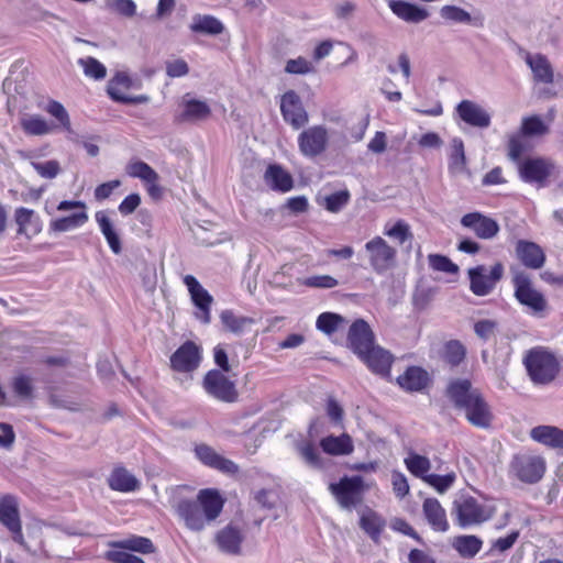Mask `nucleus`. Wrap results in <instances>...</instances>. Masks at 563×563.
Listing matches in <instances>:
<instances>
[{
	"label": "nucleus",
	"mask_w": 563,
	"mask_h": 563,
	"mask_svg": "<svg viewBox=\"0 0 563 563\" xmlns=\"http://www.w3.org/2000/svg\"><path fill=\"white\" fill-rule=\"evenodd\" d=\"M298 455L311 468L323 470L324 461L316 445L309 440L298 441L295 445Z\"/></svg>",
	"instance_id": "obj_38"
},
{
	"label": "nucleus",
	"mask_w": 563,
	"mask_h": 563,
	"mask_svg": "<svg viewBox=\"0 0 563 563\" xmlns=\"http://www.w3.org/2000/svg\"><path fill=\"white\" fill-rule=\"evenodd\" d=\"M523 136H542L549 132V125L540 115L533 114L521 120L520 131Z\"/></svg>",
	"instance_id": "obj_43"
},
{
	"label": "nucleus",
	"mask_w": 563,
	"mask_h": 563,
	"mask_svg": "<svg viewBox=\"0 0 563 563\" xmlns=\"http://www.w3.org/2000/svg\"><path fill=\"white\" fill-rule=\"evenodd\" d=\"M108 483L111 489L122 493L134 492L140 487L136 477L123 467L114 468L108 478Z\"/></svg>",
	"instance_id": "obj_35"
},
{
	"label": "nucleus",
	"mask_w": 563,
	"mask_h": 563,
	"mask_svg": "<svg viewBox=\"0 0 563 563\" xmlns=\"http://www.w3.org/2000/svg\"><path fill=\"white\" fill-rule=\"evenodd\" d=\"M446 397L453 407L463 412L465 419L479 429L490 427L494 415L489 404L478 388L466 378L452 379L446 387Z\"/></svg>",
	"instance_id": "obj_1"
},
{
	"label": "nucleus",
	"mask_w": 563,
	"mask_h": 563,
	"mask_svg": "<svg viewBox=\"0 0 563 563\" xmlns=\"http://www.w3.org/2000/svg\"><path fill=\"white\" fill-rule=\"evenodd\" d=\"M46 111L52 117L56 118L58 120V122L60 123V125L66 131H70L71 130L69 115H68L65 107L60 102L55 101V100L49 101L47 107H46Z\"/></svg>",
	"instance_id": "obj_55"
},
{
	"label": "nucleus",
	"mask_w": 563,
	"mask_h": 563,
	"mask_svg": "<svg viewBox=\"0 0 563 563\" xmlns=\"http://www.w3.org/2000/svg\"><path fill=\"white\" fill-rule=\"evenodd\" d=\"M188 71V64L184 59H174L166 64V74L172 78L183 77L187 75Z\"/></svg>",
	"instance_id": "obj_64"
},
{
	"label": "nucleus",
	"mask_w": 563,
	"mask_h": 563,
	"mask_svg": "<svg viewBox=\"0 0 563 563\" xmlns=\"http://www.w3.org/2000/svg\"><path fill=\"white\" fill-rule=\"evenodd\" d=\"M183 282L189 291L192 303L197 308V311L195 313L196 318L203 324L210 323L211 305L213 302L212 296L208 292L207 289L202 287L198 279L192 275L184 276Z\"/></svg>",
	"instance_id": "obj_12"
},
{
	"label": "nucleus",
	"mask_w": 563,
	"mask_h": 563,
	"mask_svg": "<svg viewBox=\"0 0 563 563\" xmlns=\"http://www.w3.org/2000/svg\"><path fill=\"white\" fill-rule=\"evenodd\" d=\"M456 113L467 125L478 129H487L490 125V114L478 103L472 100H462L456 106Z\"/></svg>",
	"instance_id": "obj_19"
},
{
	"label": "nucleus",
	"mask_w": 563,
	"mask_h": 563,
	"mask_svg": "<svg viewBox=\"0 0 563 563\" xmlns=\"http://www.w3.org/2000/svg\"><path fill=\"white\" fill-rule=\"evenodd\" d=\"M428 380V373L418 366L408 367L407 371L397 378L399 386L407 391H421L427 387Z\"/></svg>",
	"instance_id": "obj_31"
},
{
	"label": "nucleus",
	"mask_w": 563,
	"mask_h": 563,
	"mask_svg": "<svg viewBox=\"0 0 563 563\" xmlns=\"http://www.w3.org/2000/svg\"><path fill=\"white\" fill-rule=\"evenodd\" d=\"M126 173L134 178L145 181L159 180L158 174L145 162H131L126 166Z\"/></svg>",
	"instance_id": "obj_49"
},
{
	"label": "nucleus",
	"mask_w": 563,
	"mask_h": 563,
	"mask_svg": "<svg viewBox=\"0 0 563 563\" xmlns=\"http://www.w3.org/2000/svg\"><path fill=\"white\" fill-rule=\"evenodd\" d=\"M298 151L305 158L314 159L323 155L329 147V131L323 124L303 129L297 136Z\"/></svg>",
	"instance_id": "obj_6"
},
{
	"label": "nucleus",
	"mask_w": 563,
	"mask_h": 563,
	"mask_svg": "<svg viewBox=\"0 0 563 563\" xmlns=\"http://www.w3.org/2000/svg\"><path fill=\"white\" fill-rule=\"evenodd\" d=\"M347 341L352 351L358 355L372 347L374 344V333L365 320L357 319L349 329Z\"/></svg>",
	"instance_id": "obj_20"
},
{
	"label": "nucleus",
	"mask_w": 563,
	"mask_h": 563,
	"mask_svg": "<svg viewBox=\"0 0 563 563\" xmlns=\"http://www.w3.org/2000/svg\"><path fill=\"white\" fill-rule=\"evenodd\" d=\"M184 110L179 115V121H200L207 119L210 113V107L201 100L185 99L183 101Z\"/></svg>",
	"instance_id": "obj_36"
},
{
	"label": "nucleus",
	"mask_w": 563,
	"mask_h": 563,
	"mask_svg": "<svg viewBox=\"0 0 563 563\" xmlns=\"http://www.w3.org/2000/svg\"><path fill=\"white\" fill-rule=\"evenodd\" d=\"M427 484L432 486L438 493L444 494L454 483L455 474L450 473L445 475L429 474L423 479Z\"/></svg>",
	"instance_id": "obj_52"
},
{
	"label": "nucleus",
	"mask_w": 563,
	"mask_h": 563,
	"mask_svg": "<svg viewBox=\"0 0 563 563\" xmlns=\"http://www.w3.org/2000/svg\"><path fill=\"white\" fill-rule=\"evenodd\" d=\"M88 221L86 211L73 213L68 217L54 219L49 222V230L54 232H67L82 227Z\"/></svg>",
	"instance_id": "obj_41"
},
{
	"label": "nucleus",
	"mask_w": 563,
	"mask_h": 563,
	"mask_svg": "<svg viewBox=\"0 0 563 563\" xmlns=\"http://www.w3.org/2000/svg\"><path fill=\"white\" fill-rule=\"evenodd\" d=\"M23 131L29 135H45L52 131L51 125L40 115H29L21 120Z\"/></svg>",
	"instance_id": "obj_47"
},
{
	"label": "nucleus",
	"mask_w": 563,
	"mask_h": 563,
	"mask_svg": "<svg viewBox=\"0 0 563 563\" xmlns=\"http://www.w3.org/2000/svg\"><path fill=\"white\" fill-rule=\"evenodd\" d=\"M358 357L376 374L387 376L390 372L393 355L378 345L373 344L367 351L360 353Z\"/></svg>",
	"instance_id": "obj_21"
},
{
	"label": "nucleus",
	"mask_w": 563,
	"mask_h": 563,
	"mask_svg": "<svg viewBox=\"0 0 563 563\" xmlns=\"http://www.w3.org/2000/svg\"><path fill=\"white\" fill-rule=\"evenodd\" d=\"M364 249L368 263L376 274L382 275L395 265L397 251L383 238H373L365 243Z\"/></svg>",
	"instance_id": "obj_8"
},
{
	"label": "nucleus",
	"mask_w": 563,
	"mask_h": 563,
	"mask_svg": "<svg viewBox=\"0 0 563 563\" xmlns=\"http://www.w3.org/2000/svg\"><path fill=\"white\" fill-rule=\"evenodd\" d=\"M522 362L534 385L551 384L560 372V363L555 355L541 346L527 351Z\"/></svg>",
	"instance_id": "obj_3"
},
{
	"label": "nucleus",
	"mask_w": 563,
	"mask_h": 563,
	"mask_svg": "<svg viewBox=\"0 0 563 563\" xmlns=\"http://www.w3.org/2000/svg\"><path fill=\"white\" fill-rule=\"evenodd\" d=\"M455 511L457 516V523L462 528L473 525L482 523L488 520L492 516L486 506L478 503L474 497H462L455 501Z\"/></svg>",
	"instance_id": "obj_10"
},
{
	"label": "nucleus",
	"mask_w": 563,
	"mask_h": 563,
	"mask_svg": "<svg viewBox=\"0 0 563 563\" xmlns=\"http://www.w3.org/2000/svg\"><path fill=\"white\" fill-rule=\"evenodd\" d=\"M465 357V349L457 341H450L445 346V360L451 365H459Z\"/></svg>",
	"instance_id": "obj_58"
},
{
	"label": "nucleus",
	"mask_w": 563,
	"mask_h": 563,
	"mask_svg": "<svg viewBox=\"0 0 563 563\" xmlns=\"http://www.w3.org/2000/svg\"><path fill=\"white\" fill-rule=\"evenodd\" d=\"M511 467L518 479L534 484L544 475L545 461L539 455L522 454L514 459Z\"/></svg>",
	"instance_id": "obj_11"
},
{
	"label": "nucleus",
	"mask_w": 563,
	"mask_h": 563,
	"mask_svg": "<svg viewBox=\"0 0 563 563\" xmlns=\"http://www.w3.org/2000/svg\"><path fill=\"white\" fill-rule=\"evenodd\" d=\"M387 2L391 12L408 23H420L429 16V12L417 4L397 0H387Z\"/></svg>",
	"instance_id": "obj_28"
},
{
	"label": "nucleus",
	"mask_w": 563,
	"mask_h": 563,
	"mask_svg": "<svg viewBox=\"0 0 563 563\" xmlns=\"http://www.w3.org/2000/svg\"><path fill=\"white\" fill-rule=\"evenodd\" d=\"M77 63L82 68L85 76L90 79L102 80L107 76L106 66L95 57H82Z\"/></svg>",
	"instance_id": "obj_45"
},
{
	"label": "nucleus",
	"mask_w": 563,
	"mask_h": 563,
	"mask_svg": "<svg viewBox=\"0 0 563 563\" xmlns=\"http://www.w3.org/2000/svg\"><path fill=\"white\" fill-rule=\"evenodd\" d=\"M0 525L10 532L15 543L31 552V548L23 536L20 503L15 495L5 494L0 497Z\"/></svg>",
	"instance_id": "obj_5"
},
{
	"label": "nucleus",
	"mask_w": 563,
	"mask_h": 563,
	"mask_svg": "<svg viewBox=\"0 0 563 563\" xmlns=\"http://www.w3.org/2000/svg\"><path fill=\"white\" fill-rule=\"evenodd\" d=\"M280 112L283 119L294 130H300L308 121L309 115L298 93L294 90L286 91L280 99Z\"/></svg>",
	"instance_id": "obj_13"
},
{
	"label": "nucleus",
	"mask_w": 563,
	"mask_h": 563,
	"mask_svg": "<svg viewBox=\"0 0 563 563\" xmlns=\"http://www.w3.org/2000/svg\"><path fill=\"white\" fill-rule=\"evenodd\" d=\"M360 526L377 543L385 527V520L376 512L368 510L362 515Z\"/></svg>",
	"instance_id": "obj_42"
},
{
	"label": "nucleus",
	"mask_w": 563,
	"mask_h": 563,
	"mask_svg": "<svg viewBox=\"0 0 563 563\" xmlns=\"http://www.w3.org/2000/svg\"><path fill=\"white\" fill-rule=\"evenodd\" d=\"M461 224L462 227L472 230L474 234L482 240L494 239L500 230L496 220L481 212H470L464 214L461 218Z\"/></svg>",
	"instance_id": "obj_17"
},
{
	"label": "nucleus",
	"mask_w": 563,
	"mask_h": 563,
	"mask_svg": "<svg viewBox=\"0 0 563 563\" xmlns=\"http://www.w3.org/2000/svg\"><path fill=\"white\" fill-rule=\"evenodd\" d=\"M244 537L241 530L232 525H228L216 534L214 541L218 549L229 555L241 554V547Z\"/></svg>",
	"instance_id": "obj_22"
},
{
	"label": "nucleus",
	"mask_w": 563,
	"mask_h": 563,
	"mask_svg": "<svg viewBox=\"0 0 563 563\" xmlns=\"http://www.w3.org/2000/svg\"><path fill=\"white\" fill-rule=\"evenodd\" d=\"M384 234L396 240L399 244H404L412 238L409 225L402 220H398L391 228H385Z\"/></svg>",
	"instance_id": "obj_53"
},
{
	"label": "nucleus",
	"mask_w": 563,
	"mask_h": 563,
	"mask_svg": "<svg viewBox=\"0 0 563 563\" xmlns=\"http://www.w3.org/2000/svg\"><path fill=\"white\" fill-rule=\"evenodd\" d=\"M345 322L344 318L334 312H323L317 318L316 327L319 331L331 335Z\"/></svg>",
	"instance_id": "obj_46"
},
{
	"label": "nucleus",
	"mask_w": 563,
	"mask_h": 563,
	"mask_svg": "<svg viewBox=\"0 0 563 563\" xmlns=\"http://www.w3.org/2000/svg\"><path fill=\"white\" fill-rule=\"evenodd\" d=\"M266 184L276 191L287 192L292 189L291 175L279 165H269L265 172Z\"/></svg>",
	"instance_id": "obj_32"
},
{
	"label": "nucleus",
	"mask_w": 563,
	"mask_h": 563,
	"mask_svg": "<svg viewBox=\"0 0 563 563\" xmlns=\"http://www.w3.org/2000/svg\"><path fill=\"white\" fill-rule=\"evenodd\" d=\"M497 329V322L490 319L478 320L474 324V332L484 341L489 340Z\"/></svg>",
	"instance_id": "obj_60"
},
{
	"label": "nucleus",
	"mask_w": 563,
	"mask_h": 563,
	"mask_svg": "<svg viewBox=\"0 0 563 563\" xmlns=\"http://www.w3.org/2000/svg\"><path fill=\"white\" fill-rule=\"evenodd\" d=\"M203 387L208 395L220 401L233 402L238 398L234 383L218 369L209 371L206 374Z\"/></svg>",
	"instance_id": "obj_14"
},
{
	"label": "nucleus",
	"mask_w": 563,
	"mask_h": 563,
	"mask_svg": "<svg viewBox=\"0 0 563 563\" xmlns=\"http://www.w3.org/2000/svg\"><path fill=\"white\" fill-rule=\"evenodd\" d=\"M223 499L216 489H201L197 499H180L175 510L180 520L190 531H202L214 521L222 511Z\"/></svg>",
	"instance_id": "obj_2"
},
{
	"label": "nucleus",
	"mask_w": 563,
	"mask_h": 563,
	"mask_svg": "<svg viewBox=\"0 0 563 563\" xmlns=\"http://www.w3.org/2000/svg\"><path fill=\"white\" fill-rule=\"evenodd\" d=\"M201 361V350L192 341H187L180 345L172 355V367L177 372H192Z\"/></svg>",
	"instance_id": "obj_18"
},
{
	"label": "nucleus",
	"mask_w": 563,
	"mask_h": 563,
	"mask_svg": "<svg viewBox=\"0 0 563 563\" xmlns=\"http://www.w3.org/2000/svg\"><path fill=\"white\" fill-rule=\"evenodd\" d=\"M195 453L203 464L223 473L233 474L239 470L234 462L219 455L212 448L206 444L197 445Z\"/></svg>",
	"instance_id": "obj_24"
},
{
	"label": "nucleus",
	"mask_w": 563,
	"mask_h": 563,
	"mask_svg": "<svg viewBox=\"0 0 563 563\" xmlns=\"http://www.w3.org/2000/svg\"><path fill=\"white\" fill-rule=\"evenodd\" d=\"M135 84L132 78L124 71H118L108 82L107 92L110 98L117 102L124 104H140L148 102L146 95L130 96L125 91L134 88Z\"/></svg>",
	"instance_id": "obj_15"
},
{
	"label": "nucleus",
	"mask_w": 563,
	"mask_h": 563,
	"mask_svg": "<svg viewBox=\"0 0 563 563\" xmlns=\"http://www.w3.org/2000/svg\"><path fill=\"white\" fill-rule=\"evenodd\" d=\"M429 265L433 271L456 274L459 266L454 264L448 256L441 254H430L428 256Z\"/></svg>",
	"instance_id": "obj_51"
},
{
	"label": "nucleus",
	"mask_w": 563,
	"mask_h": 563,
	"mask_svg": "<svg viewBox=\"0 0 563 563\" xmlns=\"http://www.w3.org/2000/svg\"><path fill=\"white\" fill-rule=\"evenodd\" d=\"M31 165L41 177L46 179L55 178L60 172L59 163L54 159L46 162H32Z\"/></svg>",
	"instance_id": "obj_54"
},
{
	"label": "nucleus",
	"mask_w": 563,
	"mask_h": 563,
	"mask_svg": "<svg viewBox=\"0 0 563 563\" xmlns=\"http://www.w3.org/2000/svg\"><path fill=\"white\" fill-rule=\"evenodd\" d=\"M514 297L527 311L536 318H544L549 310L545 296L538 290L530 276L522 271L512 275Z\"/></svg>",
	"instance_id": "obj_4"
},
{
	"label": "nucleus",
	"mask_w": 563,
	"mask_h": 563,
	"mask_svg": "<svg viewBox=\"0 0 563 563\" xmlns=\"http://www.w3.org/2000/svg\"><path fill=\"white\" fill-rule=\"evenodd\" d=\"M391 484L397 497L404 498L409 493V485L406 476L400 472H393Z\"/></svg>",
	"instance_id": "obj_62"
},
{
	"label": "nucleus",
	"mask_w": 563,
	"mask_h": 563,
	"mask_svg": "<svg viewBox=\"0 0 563 563\" xmlns=\"http://www.w3.org/2000/svg\"><path fill=\"white\" fill-rule=\"evenodd\" d=\"M95 219L110 250L114 254H120L122 251L121 240L107 211H97Z\"/></svg>",
	"instance_id": "obj_33"
},
{
	"label": "nucleus",
	"mask_w": 563,
	"mask_h": 563,
	"mask_svg": "<svg viewBox=\"0 0 563 563\" xmlns=\"http://www.w3.org/2000/svg\"><path fill=\"white\" fill-rule=\"evenodd\" d=\"M526 64L532 71L536 82L552 84L554 80V69L552 64L545 55L542 54H527L525 57Z\"/></svg>",
	"instance_id": "obj_26"
},
{
	"label": "nucleus",
	"mask_w": 563,
	"mask_h": 563,
	"mask_svg": "<svg viewBox=\"0 0 563 563\" xmlns=\"http://www.w3.org/2000/svg\"><path fill=\"white\" fill-rule=\"evenodd\" d=\"M320 448L329 455H349L354 451L352 438L347 433L328 435L320 440Z\"/></svg>",
	"instance_id": "obj_29"
},
{
	"label": "nucleus",
	"mask_w": 563,
	"mask_h": 563,
	"mask_svg": "<svg viewBox=\"0 0 563 563\" xmlns=\"http://www.w3.org/2000/svg\"><path fill=\"white\" fill-rule=\"evenodd\" d=\"M141 203V197L139 194H130L126 196L118 207L119 212L122 216H129L133 213Z\"/></svg>",
	"instance_id": "obj_63"
},
{
	"label": "nucleus",
	"mask_w": 563,
	"mask_h": 563,
	"mask_svg": "<svg viewBox=\"0 0 563 563\" xmlns=\"http://www.w3.org/2000/svg\"><path fill=\"white\" fill-rule=\"evenodd\" d=\"M301 284L310 288L331 289L339 285V282L330 275H316L301 280Z\"/></svg>",
	"instance_id": "obj_57"
},
{
	"label": "nucleus",
	"mask_w": 563,
	"mask_h": 563,
	"mask_svg": "<svg viewBox=\"0 0 563 563\" xmlns=\"http://www.w3.org/2000/svg\"><path fill=\"white\" fill-rule=\"evenodd\" d=\"M504 265L499 262L494 264L490 269L484 265H478L468 269L470 289L479 297L489 295L504 275Z\"/></svg>",
	"instance_id": "obj_7"
},
{
	"label": "nucleus",
	"mask_w": 563,
	"mask_h": 563,
	"mask_svg": "<svg viewBox=\"0 0 563 563\" xmlns=\"http://www.w3.org/2000/svg\"><path fill=\"white\" fill-rule=\"evenodd\" d=\"M285 71L294 75H306L314 71V67L311 62L303 57L289 59L286 63Z\"/></svg>",
	"instance_id": "obj_56"
},
{
	"label": "nucleus",
	"mask_w": 563,
	"mask_h": 563,
	"mask_svg": "<svg viewBox=\"0 0 563 563\" xmlns=\"http://www.w3.org/2000/svg\"><path fill=\"white\" fill-rule=\"evenodd\" d=\"M422 511L429 526L437 532L449 530L446 512L437 498H426L422 505Z\"/></svg>",
	"instance_id": "obj_27"
},
{
	"label": "nucleus",
	"mask_w": 563,
	"mask_h": 563,
	"mask_svg": "<svg viewBox=\"0 0 563 563\" xmlns=\"http://www.w3.org/2000/svg\"><path fill=\"white\" fill-rule=\"evenodd\" d=\"M466 168V157L462 139L454 137L450 144L449 170L453 174H461Z\"/></svg>",
	"instance_id": "obj_40"
},
{
	"label": "nucleus",
	"mask_w": 563,
	"mask_h": 563,
	"mask_svg": "<svg viewBox=\"0 0 563 563\" xmlns=\"http://www.w3.org/2000/svg\"><path fill=\"white\" fill-rule=\"evenodd\" d=\"M12 389L14 394L23 399L33 397V379L29 375L20 374L12 380Z\"/></svg>",
	"instance_id": "obj_50"
},
{
	"label": "nucleus",
	"mask_w": 563,
	"mask_h": 563,
	"mask_svg": "<svg viewBox=\"0 0 563 563\" xmlns=\"http://www.w3.org/2000/svg\"><path fill=\"white\" fill-rule=\"evenodd\" d=\"M107 559L113 563H145L141 558L123 549L109 551Z\"/></svg>",
	"instance_id": "obj_61"
},
{
	"label": "nucleus",
	"mask_w": 563,
	"mask_h": 563,
	"mask_svg": "<svg viewBox=\"0 0 563 563\" xmlns=\"http://www.w3.org/2000/svg\"><path fill=\"white\" fill-rule=\"evenodd\" d=\"M405 464L412 475L422 479H424V476L428 475L427 473L431 468L430 460L417 453H411L407 459H405Z\"/></svg>",
	"instance_id": "obj_48"
},
{
	"label": "nucleus",
	"mask_w": 563,
	"mask_h": 563,
	"mask_svg": "<svg viewBox=\"0 0 563 563\" xmlns=\"http://www.w3.org/2000/svg\"><path fill=\"white\" fill-rule=\"evenodd\" d=\"M113 547L143 554L153 553L155 550L153 542L145 537H131L114 543Z\"/></svg>",
	"instance_id": "obj_44"
},
{
	"label": "nucleus",
	"mask_w": 563,
	"mask_h": 563,
	"mask_svg": "<svg viewBox=\"0 0 563 563\" xmlns=\"http://www.w3.org/2000/svg\"><path fill=\"white\" fill-rule=\"evenodd\" d=\"M440 16L452 23L466 24L475 27L484 26V16L481 12L471 14L463 8L452 4H445L440 9Z\"/></svg>",
	"instance_id": "obj_25"
},
{
	"label": "nucleus",
	"mask_w": 563,
	"mask_h": 563,
	"mask_svg": "<svg viewBox=\"0 0 563 563\" xmlns=\"http://www.w3.org/2000/svg\"><path fill=\"white\" fill-rule=\"evenodd\" d=\"M553 164L545 158H527L519 163V175L525 183L543 186L551 175Z\"/></svg>",
	"instance_id": "obj_16"
},
{
	"label": "nucleus",
	"mask_w": 563,
	"mask_h": 563,
	"mask_svg": "<svg viewBox=\"0 0 563 563\" xmlns=\"http://www.w3.org/2000/svg\"><path fill=\"white\" fill-rule=\"evenodd\" d=\"M453 549L465 559L474 558L483 547V541L473 534L457 536L452 542Z\"/></svg>",
	"instance_id": "obj_37"
},
{
	"label": "nucleus",
	"mask_w": 563,
	"mask_h": 563,
	"mask_svg": "<svg viewBox=\"0 0 563 563\" xmlns=\"http://www.w3.org/2000/svg\"><path fill=\"white\" fill-rule=\"evenodd\" d=\"M190 30L195 33L218 35L223 32L224 25L219 19H217L213 15L197 14L192 18Z\"/></svg>",
	"instance_id": "obj_39"
},
{
	"label": "nucleus",
	"mask_w": 563,
	"mask_h": 563,
	"mask_svg": "<svg viewBox=\"0 0 563 563\" xmlns=\"http://www.w3.org/2000/svg\"><path fill=\"white\" fill-rule=\"evenodd\" d=\"M516 254L523 266L539 269L544 265L545 254L534 242L519 240L516 244Z\"/></svg>",
	"instance_id": "obj_23"
},
{
	"label": "nucleus",
	"mask_w": 563,
	"mask_h": 563,
	"mask_svg": "<svg viewBox=\"0 0 563 563\" xmlns=\"http://www.w3.org/2000/svg\"><path fill=\"white\" fill-rule=\"evenodd\" d=\"M526 148L523 135L520 132L510 136L508 141V156L511 161L519 162Z\"/></svg>",
	"instance_id": "obj_59"
},
{
	"label": "nucleus",
	"mask_w": 563,
	"mask_h": 563,
	"mask_svg": "<svg viewBox=\"0 0 563 563\" xmlns=\"http://www.w3.org/2000/svg\"><path fill=\"white\" fill-rule=\"evenodd\" d=\"M363 478L361 476L343 477L329 486L342 508L351 509L362 499Z\"/></svg>",
	"instance_id": "obj_9"
},
{
	"label": "nucleus",
	"mask_w": 563,
	"mask_h": 563,
	"mask_svg": "<svg viewBox=\"0 0 563 563\" xmlns=\"http://www.w3.org/2000/svg\"><path fill=\"white\" fill-rule=\"evenodd\" d=\"M530 437L536 442L552 449H563V430L553 426H538L531 429Z\"/></svg>",
	"instance_id": "obj_30"
},
{
	"label": "nucleus",
	"mask_w": 563,
	"mask_h": 563,
	"mask_svg": "<svg viewBox=\"0 0 563 563\" xmlns=\"http://www.w3.org/2000/svg\"><path fill=\"white\" fill-rule=\"evenodd\" d=\"M220 320L229 332L235 335H242L254 324V319L235 313L233 310L227 309L220 313Z\"/></svg>",
	"instance_id": "obj_34"
}]
</instances>
